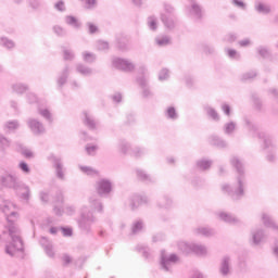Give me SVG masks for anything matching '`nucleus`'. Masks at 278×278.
I'll return each mask as SVG.
<instances>
[{"label": "nucleus", "instance_id": "nucleus-1", "mask_svg": "<svg viewBox=\"0 0 278 278\" xmlns=\"http://www.w3.org/2000/svg\"><path fill=\"white\" fill-rule=\"evenodd\" d=\"M110 190H112V186L110 185V182L108 180H101L99 192L105 193V192H110Z\"/></svg>", "mask_w": 278, "mask_h": 278}, {"label": "nucleus", "instance_id": "nucleus-2", "mask_svg": "<svg viewBox=\"0 0 278 278\" xmlns=\"http://www.w3.org/2000/svg\"><path fill=\"white\" fill-rule=\"evenodd\" d=\"M122 62V68H124V71H131L134 70V64L127 62V61H121Z\"/></svg>", "mask_w": 278, "mask_h": 278}, {"label": "nucleus", "instance_id": "nucleus-3", "mask_svg": "<svg viewBox=\"0 0 278 278\" xmlns=\"http://www.w3.org/2000/svg\"><path fill=\"white\" fill-rule=\"evenodd\" d=\"M86 3L87 8H94L97 5V0H81Z\"/></svg>", "mask_w": 278, "mask_h": 278}, {"label": "nucleus", "instance_id": "nucleus-4", "mask_svg": "<svg viewBox=\"0 0 278 278\" xmlns=\"http://www.w3.org/2000/svg\"><path fill=\"white\" fill-rule=\"evenodd\" d=\"M256 8H257L258 12H268V8L265 4L260 3V4H257Z\"/></svg>", "mask_w": 278, "mask_h": 278}, {"label": "nucleus", "instance_id": "nucleus-5", "mask_svg": "<svg viewBox=\"0 0 278 278\" xmlns=\"http://www.w3.org/2000/svg\"><path fill=\"white\" fill-rule=\"evenodd\" d=\"M236 129V125H233V124H227V126H226V131H227V134H231V131H233Z\"/></svg>", "mask_w": 278, "mask_h": 278}, {"label": "nucleus", "instance_id": "nucleus-6", "mask_svg": "<svg viewBox=\"0 0 278 278\" xmlns=\"http://www.w3.org/2000/svg\"><path fill=\"white\" fill-rule=\"evenodd\" d=\"M66 22L70 25H76L77 24V20L75 17H73V16H67Z\"/></svg>", "mask_w": 278, "mask_h": 278}, {"label": "nucleus", "instance_id": "nucleus-7", "mask_svg": "<svg viewBox=\"0 0 278 278\" xmlns=\"http://www.w3.org/2000/svg\"><path fill=\"white\" fill-rule=\"evenodd\" d=\"M63 236H72L73 235V230L71 228H63Z\"/></svg>", "mask_w": 278, "mask_h": 278}, {"label": "nucleus", "instance_id": "nucleus-8", "mask_svg": "<svg viewBox=\"0 0 278 278\" xmlns=\"http://www.w3.org/2000/svg\"><path fill=\"white\" fill-rule=\"evenodd\" d=\"M20 168L24 170V173H29V166L26 163H21Z\"/></svg>", "mask_w": 278, "mask_h": 278}, {"label": "nucleus", "instance_id": "nucleus-9", "mask_svg": "<svg viewBox=\"0 0 278 278\" xmlns=\"http://www.w3.org/2000/svg\"><path fill=\"white\" fill-rule=\"evenodd\" d=\"M56 10H60L62 12L64 10V2L60 1L55 4Z\"/></svg>", "mask_w": 278, "mask_h": 278}, {"label": "nucleus", "instance_id": "nucleus-10", "mask_svg": "<svg viewBox=\"0 0 278 278\" xmlns=\"http://www.w3.org/2000/svg\"><path fill=\"white\" fill-rule=\"evenodd\" d=\"M168 42H169L168 38H163L157 41V45H160L162 47L164 45H168Z\"/></svg>", "mask_w": 278, "mask_h": 278}, {"label": "nucleus", "instance_id": "nucleus-11", "mask_svg": "<svg viewBox=\"0 0 278 278\" xmlns=\"http://www.w3.org/2000/svg\"><path fill=\"white\" fill-rule=\"evenodd\" d=\"M167 114L169 118H175V109H168Z\"/></svg>", "mask_w": 278, "mask_h": 278}, {"label": "nucleus", "instance_id": "nucleus-12", "mask_svg": "<svg viewBox=\"0 0 278 278\" xmlns=\"http://www.w3.org/2000/svg\"><path fill=\"white\" fill-rule=\"evenodd\" d=\"M89 30H90L91 34H94V31H97V26L90 24L89 25Z\"/></svg>", "mask_w": 278, "mask_h": 278}, {"label": "nucleus", "instance_id": "nucleus-13", "mask_svg": "<svg viewBox=\"0 0 278 278\" xmlns=\"http://www.w3.org/2000/svg\"><path fill=\"white\" fill-rule=\"evenodd\" d=\"M223 110H224L225 114L229 115V112H230L229 105H224Z\"/></svg>", "mask_w": 278, "mask_h": 278}, {"label": "nucleus", "instance_id": "nucleus-14", "mask_svg": "<svg viewBox=\"0 0 278 278\" xmlns=\"http://www.w3.org/2000/svg\"><path fill=\"white\" fill-rule=\"evenodd\" d=\"M150 27H151V29H155V27H156L155 21L150 22Z\"/></svg>", "mask_w": 278, "mask_h": 278}, {"label": "nucleus", "instance_id": "nucleus-15", "mask_svg": "<svg viewBox=\"0 0 278 278\" xmlns=\"http://www.w3.org/2000/svg\"><path fill=\"white\" fill-rule=\"evenodd\" d=\"M228 53H229V55H230L231 58H233V55H236V51H235V50H230V51H228Z\"/></svg>", "mask_w": 278, "mask_h": 278}, {"label": "nucleus", "instance_id": "nucleus-16", "mask_svg": "<svg viewBox=\"0 0 278 278\" xmlns=\"http://www.w3.org/2000/svg\"><path fill=\"white\" fill-rule=\"evenodd\" d=\"M249 45V41H241V47H247Z\"/></svg>", "mask_w": 278, "mask_h": 278}, {"label": "nucleus", "instance_id": "nucleus-17", "mask_svg": "<svg viewBox=\"0 0 278 278\" xmlns=\"http://www.w3.org/2000/svg\"><path fill=\"white\" fill-rule=\"evenodd\" d=\"M87 151L88 153H92V151H94V147L88 148Z\"/></svg>", "mask_w": 278, "mask_h": 278}, {"label": "nucleus", "instance_id": "nucleus-18", "mask_svg": "<svg viewBox=\"0 0 278 278\" xmlns=\"http://www.w3.org/2000/svg\"><path fill=\"white\" fill-rule=\"evenodd\" d=\"M33 125H37V127H40V124L33 122Z\"/></svg>", "mask_w": 278, "mask_h": 278}, {"label": "nucleus", "instance_id": "nucleus-19", "mask_svg": "<svg viewBox=\"0 0 278 278\" xmlns=\"http://www.w3.org/2000/svg\"><path fill=\"white\" fill-rule=\"evenodd\" d=\"M91 173H94V172H93L92 169H89V173H88V174L91 175Z\"/></svg>", "mask_w": 278, "mask_h": 278}]
</instances>
